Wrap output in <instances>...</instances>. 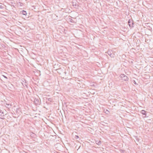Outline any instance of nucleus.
<instances>
[{
    "instance_id": "f257e3e1",
    "label": "nucleus",
    "mask_w": 153,
    "mask_h": 153,
    "mask_svg": "<svg viewBox=\"0 0 153 153\" xmlns=\"http://www.w3.org/2000/svg\"><path fill=\"white\" fill-rule=\"evenodd\" d=\"M91 105L90 103H88L87 102V105ZM92 108L91 106H90L88 107H87V113L88 114H87V116L88 115H91V114L92 113Z\"/></svg>"
},
{
    "instance_id": "f03ea898",
    "label": "nucleus",
    "mask_w": 153,
    "mask_h": 153,
    "mask_svg": "<svg viewBox=\"0 0 153 153\" xmlns=\"http://www.w3.org/2000/svg\"><path fill=\"white\" fill-rule=\"evenodd\" d=\"M91 70L87 69V78L91 79L93 77L92 75L91 74Z\"/></svg>"
},
{
    "instance_id": "7ed1b4c3",
    "label": "nucleus",
    "mask_w": 153,
    "mask_h": 153,
    "mask_svg": "<svg viewBox=\"0 0 153 153\" xmlns=\"http://www.w3.org/2000/svg\"><path fill=\"white\" fill-rule=\"evenodd\" d=\"M120 77L123 80L128 81V78L127 76L123 74H121L120 76Z\"/></svg>"
},
{
    "instance_id": "20e7f679",
    "label": "nucleus",
    "mask_w": 153,
    "mask_h": 153,
    "mask_svg": "<svg viewBox=\"0 0 153 153\" xmlns=\"http://www.w3.org/2000/svg\"><path fill=\"white\" fill-rule=\"evenodd\" d=\"M4 111L6 112V110H4L0 111V118L1 119H3L4 118L3 117L7 114Z\"/></svg>"
},
{
    "instance_id": "39448f33",
    "label": "nucleus",
    "mask_w": 153,
    "mask_h": 153,
    "mask_svg": "<svg viewBox=\"0 0 153 153\" xmlns=\"http://www.w3.org/2000/svg\"><path fill=\"white\" fill-rule=\"evenodd\" d=\"M87 81L88 82H87V86L89 87V86H94V84L93 80H91V81L89 80H87Z\"/></svg>"
},
{
    "instance_id": "423d86ee",
    "label": "nucleus",
    "mask_w": 153,
    "mask_h": 153,
    "mask_svg": "<svg viewBox=\"0 0 153 153\" xmlns=\"http://www.w3.org/2000/svg\"><path fill=\"white\" fill-rule=\"evenodd\" d=\"M34 102L36 105H39L41 103L40 99L35 98L34 100Z\"/></svg>"
},
{
    "instance_id": "0eeeda50",
    "label": "nucleus",
    "mask_w": 153,
    "mask_h": 153,
    "mask_svg": "<svg viewBox=\"0 0 153 153\" xmlns=\"http://www.w3.org/2000/svg\"><path fill=\"white\" fill-rule=\"evenodd\" d=\"M90 126V125L87 124V132L91 133L90 132L92 131H93V130L89 126Z\"/></svg>"
},
{
    "instance_id": "6e6552de",
    "label": "nucleus",
    "mask_w": 153,
    "mask_h": 153,
    "mask_svg": "<svg viewBox=\"0 0 153 153\" xmlns=\"http://www.w3.org/2000/svg\"><path fill=\"white\" fill-rule=\"evenodd\" d=\"M128 24L130 27H133L134 23L133 21L131 19H129L128 21Z\"/></svg>"
},
{
    "instance_id": "1a4fd4ad",
    "label": "nucleus",
    "mask_w": 153,
    "mask_h": 153,
    "mask_svg": "<svg viewBox=\"0 0 153 153\" xmlns=\"http://www.w3.org/2000/svg\"><path fill=\"white\" fill-rule=\"evenodd\" d=\"M73 6L76 8H77L78 6V5L77 3L76 2L75 0H74L72 2Z\"/></svg>"
},
{
    "instance_id": "9d476101",
    "label": "nucleus",
    "mask_w": 153,
    "mask_h": 153,
    "mask_svg": "<svg viewBox=\"0 0 153 153\" xmlns=\"http://www.w3.org/2000/svg\"><path fill=\"white\" fill-rule=\"evenodd\" d=\"M141 113L144 115V116H143V117H145L146 116V111L144 110H142L140 111Z\"/></svg>"
},
{
    "instance_id": "9b49d317",
    "label": "nucleus",
    "mask_w": 153,
    "mask_h": 153,
    "mask_svg": "<svg viewBox=\"0 0 153 153\" xmlns=\"http://www.w3.org/2000/svg\"><path fill=\"white\" fill-rule=\"evenodd\" d=\"M20 13H21L23 14V15H25V16L27 14V13L26 12V11H25L24 10L21 11L20 12Z\"/></svg>"
},
{
    "instance_id": "f8f14e48",
    "label": "nucleus",
    "mask_w": 153,
    "mask_h": 153,
    "mask_svg": "<svg viewBox=\"0 0 153 153\" xmlns=\"http://www.w3.org/2000/svg\"><path fill=\"white\" fill-rule=\"evenodd\" d=\"M108 55L111 57H113L114 55L113 54L111 53V52L110 51H108Z\"/></svg>"
},
{
    "instance_id": "ddd939ff",
    "label": "nucleus",
    "mask_w": 153,
    "mask_h": 153,
    "mask_svg": "<svg viewBox=\"0 0 153 153\" xmlns=\"http://www.w3.org/2000/svg\"><path fill=\"white\" fill-rule=\"evenodd\" d=\"M92 118L90 116H89L87 117V120H90V119L91 118Z\"/></svg>"
},
{
    "instance_id": "4468645a",
    "label": "nucleus",
    "mask_w": 153,
    "mask_h": 153,
    "mask_svg": "<svg viewBox=\"0 0 153 153\" xmlns=\"http://www.w3.org/2000/svg\"><path fill=\"white\" fill-rule=\"evenodd\" d=\"M69 20L71 22H72V23L74 22V21L71 18H69Z\"/></svg>"
},
{
    "instance_id": "2eb2a0df",
    "label": "nucleus",
    "mask_w": 153,
    "mask_h": 153,
    "mask_svg": "<svg viewBox=\"0 0 153 153\" xmlns=\"http://www.w3.org/2000/svg\"><path fill=\"white\" fill-rule=\"evenodd\" d=\"M132 82L136 85H137L138 84L136 82L135 80H133L132 81Z\"/></svg>"
},
{
    "instance_id": "dca6fc26",
    "label": "nucleus",
    "mask_w": 153,
    "mask_h": 153,
    "mask_svg": "<svg viewBox=\"0 0 153 153\" xmlns=\"http://www.w3.org/2000/svg\"><path fill=\"white\" fill-rule=\"evenodd\" d=\"M120 152L121 153H124V151H125L124 150H123L122 149H120Z\"/></svg>"
},
{
    "instance_id": "f3484780",
    "label": "nucleus",
    "mask_w": 153,
    "mask_h": 153,
    "mask_svg": "<svg viewBox=\"0 0 153 153\" xmlns=\"http://www.w3.org/2000/svg\"><path fill=\"white\" fill-rule=\"evenodd\" d=\"M109 112V111L107 110H106V111L105 112V113H106L107 114H108Z\"/></svg>"
},
{
    "instance_id": "a211bd4d",
    "label": "nucleus",
    "mask_w": 153,
    "mask_h": 153,
    "mask_svg": "<svg viewBox=\"0 0 153 153\" xmlns=\"http://www.w3.org/2000/svg\"><path fill=\"white\" fill-rule=\"evenodd\" d=\"M87 145H90V143L89 142H88L87 141Z\"/></svg>"
},
{
    "instance_id": "6ab92c4d",
    "label": "nucleus",
    "mask_w": 153,
    "mask_h": 153,
    "mask_svg": "<svg viewBox=\"0 0 153 153\" xmlns=\"http://www.w3.org/2000/svg\"><path fill=\"white\" fill-rule=\"evenodd\" d=\"M4 8V7L3 6H2L1 5H0V9H3Z\"/></svg>"
},
{
    "instance_id": "aec40b11",
    "label": "nucleus",
    "mask_w": 153,
    "mask_h": 153,
    "mask_svg": "<svg viewBox=\"0 0 153 153\" xmlns=\"http://www.w3.org/2000/svg\"><path fill=\"white\" fill-rule=\"evenodd\" d=\"M48 100L49 101H50V102H51L52 100V99H51V98H48Z\"/></svg>"
},
{
    "instance_id": "412c9836",
    "label": "nucleus",
    "mask_w": 153,
    "mask_h": 153,
    "mask_svg": "<svg viewBox=\"0 0 153 153\" xmlns=\"http://www.w3.org/2000/svg\"><path fill=\"white\" fill-rule=\"evenodd\" d=\"M136 139L137 141L139 142V139L137 137Z\"/></svg>"
},
{
    "instance_id": "4be33fe9",
    "label": "nucleus",
    "mask_w": 153,
    "mask_h": 153,
    "mask_svg": "<svg viewBox=\"0 0 153 153\" xmlns=\"http://www.w3.org/2000/svg\"><path fill=\"white\" fill-rule=\"evenodd\" d=\"M2 76H3L4 78H6V79H8V78H7V77L6 76H4V75H3Z\"/></svg>"
},
{
    "instance_id": "5701e85b",
    "label": "nucleus",
    "mask_w": 153,
    "mask_h": 153,
    "mask_svg": "<svg viewBox=\"0 0 153 153\" xmlns=\"http://www.w3.org/2000/svg\"><path fill=\"white\" fill-rule=\"evenodd\" d=\"M101 142L100 141L98 142V143H97V144H101Z\"/></svg>"
},
{
    "instance_id": "b1692460",
    "label": "nucleus",
    "mask_w": 153,
    "mask_h": 153,
    "mask_svg": "<svg viewBox=\"0 0 153 153\" xmlns=\"http://www.w3.org/2000/svg\"><path fill=\"white\" fill-rule=\"evenodd\" d=\"M79 138V137L78 136H76V138Z\"/></svg>"
},
{
    "instance_id": "393cba45",
    "label": "nucleus",
    "mask_w": 153,
    "mask_h": 153,
    "mask_svg": "<svg viewBox=\"0 0 153 153\" xmlns=\"http://www.w3.org/2000/svg\"><path fill=\"white\" fill-rule=\"evenodd\" d=\"M27 83L26 82H25L24 85H25L26 86H27Z\"/></svg>"
},
{
    "instance_id": "a878e982",
    "label": "nucleus",
    "mask_w": 153,
    "mask_h": 153,
    "mask_svg": "<svg viewBox=\"0 0 153 153\" xmlns=\"http://www.w3.org/2000/svg\"><path fill=\"white\" fill-rule=\"evenodd\" d=\"M9 104H7L8 106H9Z\"/></svg>"
},
{
    "instance_id": "bb28decb",
    "label": "nucleus",
    "mask_w": 153,
    "mask_h": 153,
    "mask_svg": "<svg viewBox=\"0 0 153 153\" xmlns=\"http://www.w3.org/2000/svg\"><path fill=\"white\" fill-rule=\"evenodd\" d=\"M65 74H66V72H65Z\"/></svg>"
},
{
    "instance_id": "cd10ccee",
    "label": "nucleus",
    "mask_w": 153,
    "mask_h": 153,
    "mask_svg": "<svg viewBox=\"0 0 153 153\" xmlns=\"http://www.w3.org/2000/svg\"><path fill=\"white\" fill-rule=\"evenodd\" d=\"M1 110V109H0V111H1V110Z\"/></svg>"
}]
</instances>
